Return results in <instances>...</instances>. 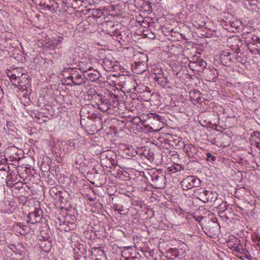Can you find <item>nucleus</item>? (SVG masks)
Segmentation results:
<instances>
[{
    "mask_svg": "<svg viewBox=\"0 0 260 260\" xmlns=\"http://www.w3.org/2000/svg\"><path fill=\"white\" fill-rule=\"evenodd\" d=\"M164 118L155 113H149L147 115V118L142 122L148 132H153L159 130L161 127V123Z\"/></svg>",
    "mask_w": 260,
    "mask_h": 260,
    "instance_id": "1",
    "label": "nucleus"
},
{
    "mask_svg": "<svg viewBox=\"0 0 260 260\" xmlns=\"http://www.w3.org/2000/svg\"><path fill=\"white\" fill-rule=\"evenodd\" d=\"M63 71L68 73L69 76H66L68 80H70L75 85H81L86 83L85 77L83 75V71H79L76 68H64Z\"/></svg>",
    "mask_w": 260,
    "mask_h": 260,
    "instance_id": "2",
    "label": "nucleus"
},
{
    "mask_svg": "<svg viewBox=\"0 0 260 260\" xmlns=\"http://www.w3.org/2000/svg\"><path fill=\"white\" fill-rule=\"evenodd\" d=\"M81 117V124L87 119L93 120L99 117V113L95 107L92 104H86L82 107L80 113Z\"/></svg>",
    "mask_w": 260,
    "mask_h": 260,
    "instance_id": "3",
    "label": "nucleus"
},
{
    "mask_svg": "<svg viewBox=\"0 0 260 260\" xmlns=\"http://www.w3.org/2000/svg\"><path fill=\"white\" fill-rule=\"evenodd\" d=\"M198 194L200 200L204 203L208 202H214L218 198V194L216 192L207 190L204 188H200L196 192Z\"/></svg>",
    "mask_w": 260,
    "mask_h": 260,
    "instance_id": "4",
    "label": "nucleus"
},
{
    "mask_svg": "<svg viewBox=\"0 0 260 260\" xmlns=\"http://www.w3.org/2000/svg\"><path fill=\"white\" fill-rule=\"evenodd\" d=\"M147 60V56L142 54L139 60L136 61L132 66L133 72L136 74H142L146 71L147 69L146 61Z\"/></svg>",
    "mask_w": 260,
    "mask_h": 260,
    "instance_id": "5",
    "label": "nucleus"
},
{
    "mask_svg": "<svg viewBox=\"0 0 260 260\" xmlns=\"http://www.w3.org/2000/svg\"><path fill=\"white\" fill-rule=\"evenodd\" d=\"M183 190H188L201 185V180L193 176H188L181 181Z\"/></svg>",
    "mask_w": 260,
    "mask_h": 260,
    "instance_id": "6",
    "label": "nucleus"
},
{
    "mask_svg": "<svg viewBox=\"0 0 260 260\" xmlns=\"http://www.w3.org/2000/svg\"><path fill=\"white\" fill-rule=\"evenodd\" d=\"M63 60L69 66L78 63V53L74 48H70L64 53Z\"/></svg>",
    "mask_w": 260,
    "mask_h": 260,
    "instance_id": "7",
    "label": "nucleus"
},
{
    "mask_svg": "<svg viewBox=\"0 0 260 260\" xmlns=\"http://www.w3.org/2000/svg\"><path fill=\"white\" fill-rule=\"evenodd\" d=\"M20 77V78L17 79V80L16 81V84L13 85L18 88L19 90L28 92V90L30 86L29 76L26 74Z\"/></svg>",
    "mask_w": 260,
    "mask_h": 260,
    "instance_id": "8",
    "label": "nucleus"
},
{
    "mask_svg": "<svg viewBox=\"0 0 260 260\" xmlns=\"http://www.w3.org/2000/svg\"><path fill=\"white\" fill-rule=\"evenodd\" d=\"M166 177L162 174L158 175L153 174L151 176L152 185L156 188L161 189L166 185Z\"/></svg>",
    "mask_w": 260,
    "mask_h": 260,
    "instance_id": "9",
    "label": "nucleus"
},
{
    "mask_svg": "<svg viewBox=\"0 0 260 260\" xmlns=\"http://www.w3.org/2000/svg\"><path fill=\"white\" fill-rule=\"evenodd\" d=\"M26 74L23 72L22 68H15L12 70L8 71L7 73L8 77L9 78L12 84H16L17 79L20 78L21 76Z\"/></svg>",
    "mask_w": 260,
    "mask_h": 260,
    "instance_id": "10",
    "label": "nucleus"
},
{
    "mask_svg": "<svg viewBox=\"0 0 260 260\" xmlns=\"http://www.w3.org/2000/svg\"><path fill=\"white\" fill-rule=\"evenodd\" d=\"M219 227L218 223L212 220H208L204 226L203 227V229L205 233L209 236L211 237V235L214 234L217 232Z\"/></svg>",
    "mask_w": 260,
    "mask_h": 260,
    "instance_id": "11",
    "label": "nucleus"
},
{
    "mask_svg": "<svg viewBox=\"0 0 260 260\" xmlns=\"http://www.w3.org/2000/svg\"><path fill=\"white\" fill-rule=\"evenodd\" d=\"M83 75L86 81L89 79L92 82L98 81L101 77L100 73L96 70H92L91 67H89L87 70H83Z\"/></svg>",
    "mask_w": 260,
    "mask_h": 260,
    "instance_id": "12",
    "label": "nucleus"
},
{
    "mask_svg": "<svg viewBox=\"0 0 260 260\" xmlns=\"http://www.w3.org/2000/svg\"><path fill=\"white\" fill-rule=\"evenodd\" d=\"M43 212L40 209H36L35 211L29 213L27 216V221L32 224L39 222L42 216Z\"/></svg>",
    "mask_w": 260,
    "mask_h": 260,
    "instance_id": "13",
    "label": "nucleus"
},
{
    "mask_svg": "<svg viewBox=\"0 0 260 260\" xmlns=\"http://www.w3.org/2000/svg\"><path fill=\"white\" fill-rule=\"evenodd\" d=\"M185 154L190 158H193L197 155L198 149L192 144L189 143L184 144L183 146Z\"/></svg>",
    "mask_w": 260,
    "mask_h": 260,
    "instance_id": "14",
    "label": "nucleus"
},
{
    "mask_svg": "<svg viewBox=\"0 0 260 260\" xmlns=\"http://www.w3.org/2000/svg\"><path fill=\"white\" fill-rule=\"evenodd\" d=\"M105 25L107 28L106 29V31L107 34L110 35L111 36H116L117 38L118 37L120 34L118 31V28H117L116 25H114L112 21L106 22ZM117 39H118V38H117Z\"/></svg>",
    "mask_w": 260,
    "mask_h": 260,
    "instance_id": "15",
    "label": "nucleus"
},
{
    "mask_svg": "<svg viewBox=\"0 0 260 260\" xmlns=\"http://www.w3.org/2000/svg\"><path fill=\"white\" fill-rule=\"evenodd\" d=\"M232 53L228 51H223L220 56V60L224 66H230V63L233 62L234 57H232Z\"/></svg>",
    "mask_w": 260,
    "mask_h": 260,
    "instance_id": "16",
    "label": "nucleus"
},
{
    "mask_svg": "<svg viewBox=\"0 0 260 260\" xmlns=\"http://www.w3.org/2000/svg\"><path fill=\"white\" fill-rule=\"evenodd\" d=\"M229 43V44L233 43L235 45V48L234 49L232 48V49L235 50V52L237 54L236 55H234L235 58L239 62L241 59V57L238 55V54L240 52L239 45L242 44L241 40H240L237 37H233L230 39Z\"/></svg>",
    "mask_w": 260,
    "mask_h": 260,
    "instance_id": "17",
    "label": "nucleus"
},
{
    "mask_svg": "<svg viewBox=\"0 0 260 260\" xmlns=\"http://www.w3.org/2000/svg\"><path fill=\"white\" fill-rule=\"evenodd\" d=\"M111 106L110 101L105 97H101V99L98 104L99 109L104 112H107L110 108Z\"/></svg>",
    "mask_w": 260,
    "mask_h": 260,
    "instance_id": "18",
    "label": "nucleus"
},
{
    "mask_svg": "<svg viewBox=\"0 0 260 260\" xmlns=\"http://www.w3.org/2000/svg\"><path fill=\"white\" fill-rule=\"evenodd\" d=\"M189 95L192 101L199 103L202 99L201 93L197 89L190 91Z\"/></svg>",
    "mask_w": 260,
    "mask_h": 260,
    "instance_id": "19",
    "label": "nucleus"
},
{
    "mask_svg": "<svg viewBox=\"0 0 260 260\" xmlns=\"http://www.w3.org/2000/svg\"><path fill=\"white\" fill-rule=\"evenodd\" d=\"M218 73L217 70L210 69L207 75V78L209 81H215L218 78Z\"/></svg>",
    "mask_w": 260,
    "mask_h": 260,
    "instance_id": "20",
    "label": "nucleus"
},
{
    "mask_svg": "<svg viewBox=\"0 0 260 260\" xmlns=\"http://www.w3.org/2000/svg\"><path fill=\"white\" fill-rule=\"evenodd\" d=\"M155 80L157 82L158 84L162 87H165L169 83V80L167 77L164 75V76H158L154 77Z\"/></svg>",
    "mask_w": 260,
    "mask_h": 260,
    "instance_id": "21",
    "label": "nucleus"
},
{
    "mask_svg": "<svg viewBox=\"0 0 260 260\" xmlns=\"http://www.w3.org/2000/svg\"><path fill=\"white\" fill-rule=\"evenodd\" d=\"M184 143L180 137H175L173 138L172 145L178 148H182L184 146Z\"/></svg>",
    "mask_w": 260,
    "mask_h": 260,
    "instance_id": "22",
    "label": "nucleus"
},
{
    "mask_svg": "<svg viewBox=\"0 0 260 260\" xmlns=\"http://www.w3.org/2000/svg\"><path fill=\"white\" fill-rule=\"evenodd\" d=\"M75 259V260H86V256L84 254L83 251L78 252L74 249Z\"/></svg>",
    "mask_w": 260,
    "mask_h": 260,
    "instance_id": "23",
    "label": "nucleus"
},
{
    "mask_svg": "<svg viewBox=\"0 0 260 260\" xmlns=\"http://www.w3.org/2000/svg\"><path fill=\"white\" fill-rule=\"evenodd\" d=\"M116 157V156L115 155H112L109 153L107 154L106 156V158L109 160L111 165L114 167L117 165V161L115 159Z\"/></svg>",
    "mask_w": 260,
    "mask_h": 260,
    "instance_id": "24",
    "label": "nucleus"
},
{
    "mask_svg": "<svg viewBox=\"0 0 260 260\" xmlns=\"http://www.w3.org/2000/svg\"><path fill=\"white\" fill-rule=\"evenodd\" d=\"M183 168L179 164H175L169 168V171L172 173H176L183 170Z\"/></svg>",
    "mask_w": 260,
    "mask_h": 260,
    "instance_id": "25",
    "label": "nucleus"
},
{
    "mask_svg": "<svg viewBox=\"0 0 260 260\" xmlns=\"http://www.w3.org/2000/svg\"><path fill=\"white\" fill-rule=\"evenodd\" d=\"M49 193L50 196L54 198H57L58 195L60 196L61 194V192L58 191L57 188L55 187H52L49 191Z\"/></svg>",
    "mask_w": 260,
    "mask_h": 260,
    "instance_id": "26",
    "label": "nucleus"
},
{
    "mask_svg": "<svg viewBox=\"0 0 260 260\" xmlns=\"http://www.w3.org/2000/svg\"><path fill=\"white\" fill-rule=\"evenodd\" d=\"M228 205L226 202H222L221 204L218 206V209L219 210V213L223 214L227 210Z\"/></svg>",
    "mask_w": 260,
    "mask_h": 260,
    "instance_id": "27",
    "label": "nucleus"
},
{
    "mask_svg": "<svg viewBox=\"0 0 260 260\" xmlns=\"http://www.w3.org/2000/svg\"><path fill=\"white\" fill-rule=\"evenodd\" d=\"M251 35V40L252 41V45H254L255 44H260V38L257 36L249 34Z\"/></svg>",
    "mask_w": 260,
    "mask_h": 260,
    "instance_id": "28",
    "label": "nucleus"
},
{
    "mask_svg": "<svg viewBox=\"0 0 260 260\" xmlns=\"http://www.w3.org/2000/svg\"><path fill=\"white\" fill-rule=\"evenodd\" d=\"M144 122V121H142V120L141 119V118L138 117V116H137V117H134L132 120V122L134 124H136V125H139L140 123H141V124L142 125H143L142 124V122Z\"/></svg>",
    "mask_w": 260,
    "mask_h": 260,
    "instance_id": "29",
    "label": "nucleus"
},
{
    "mask_svg": "<svg viewBox=\"0 0 260 260\" xmlns=\"http://www.w3.org/2000/svg\"><path fill=\"white\" fill-rule=\"evenodd\" d=\"M206 160L209 161H214L216 160L217 158V157L215 156L212 155L209 152L206 153Z\"/></svg>",
    "mask_w": 260,
    "mask_h": 260,
    "instance_id": "30",
    "label": "nucleus"
},
{
    "mask_svg": "<svg viewBox=\"0 0 260 260\" xmlns=\"http://www.w3.org/2000/svg\"><path fill=\"white\" fill-rule=\"evenodd\" d=\"M154 73L155 75V77H156V76H164V75L162 70L161 69H159V68H157L156 69H154Z\"/></svg>",
    "mask_w": 260,
    "mask_h": 260,
    "instance_id": "31",
    "label": "nucleus"
},
{
    "mask_svg": "<svg viewBox=\"0 0 260 260\" xmlns=\"http://www.w3.org/2000/svg\"><path fill=\"white\" fill-rule=\"evenodd\" d=\"M21 157L20 156L15 155L12 154L10 156V159L12 161H19L21 159Z\"/></svg>",
    "mask_w": 260,
    "mask_h": 260,
    "instance_id": "32",
    "label": "nucleus"
},
{
    "mask_svg": "<svg viewBox=\"0 0 260 260\" xmlns=\"http://www.w3.org/2000/svg\"><path fill=\"white\" fill-rule=\"evenodd\" d=\"M198 65L202 68H205L206 67L207 63L203 59H199L198 61L196 62Z\"/></svg>",
    "mask_w": 260,
    "mask_h": 260,
    "instance_id": "33",
    "label": "nucleus"
},
{
    "mask_svg": "<svg viewBox=\"0 0 260 260\" xmlns=\"http://www.w3.org/2000/svg\"><path fill=\"white\" fill-rule=\"evenodd\" d=\"M252 145H254L256 147L258 148L260 150V141L257 140H253V142Z\"/></svg>",
    "mask_w": 260,
    "mask_h": 260,
    "instance_id": "34",
    "label": "nucleus"
},
{
    "mask_svg": "<svg viewBox=\"0 0 260 260\" xmlns=\"http://www.w3.org/2000/svg\"><path fill=\"white\" fill-rule=\"evenodd\" d=\"M68 145L70 147H73L74 148L75 147V143L72 140H69L68 141Z\"/></svg>",
    "mask_w": 260,
    "mask_h": 260,
    "instance_id": "35",
    "label": "nucleus"
},
{
    "mask_svg": "<svg viewBox=\"0 0 260 260\" xmlns=\"http://www.w3.org/2000/svg\"><path fill=\"white\" fill-rule=\"evenodd\" d=\"M125 260H140V259L137 256H135L130 257H125Z\"/></svg>",
    "mask_w": 260,
    "mask_h": 260,
    "instance_id": "36",
    "label": "nucleus"
},
{
    "mask_svg": "<svg viewBox=\"0 0 260 260\" xmlns=\"http://www.w3.org/2000/svg\"><path fill=\"white\" fill-rule=\"evenodd\" d=\"M101 12V11L100 10H99L98 9H96V10H93V12H92V14L94 16H95V15H98L99 13Z\"/></svg>",
    "mask_w": 260,
    "mask_h": 260,
    "instance_id": "37",
    "label": "nucleus"
},
{
    "mask_svg": "<svg viewBox=\"0 0 260 260\" xmlns=\"http://www.w3.org/2000/svg\"><path fill=\"white\" fill-rule=\"evenodd\" d=\"M146 6L147 7L148 11L152 9L151 3L150 2H147Z\"/></svg>",
    "mask_w": 260,
    "mask_h": 260,
    "instance_id": "38",
    "label": "nucleus"
},
{
    "mask_svg": "<svg viewBox=\"0 0 260 260\" xmlns=\"http://www.w3.org/2000/svg\"><path fill=\"white\" fill-rule=\"evenodd\" d=\"M61 42V41L60 39H56L54 40V44L55 45H59Z\"/></svg>",
    "mask_w": 260,
    "mask_h": 260,
    "instance_id": "39",
    "label": "nucleus"
},
{
    "mask_svg": "<svg viewBox=\"0 0 260 260\" xmlns=\"http://www.w3.org/2000/svg\"><path fill=\"white\" fill-rule=\"evenodd\" d=\"M7 167L5 165H4L3 163H0V170L1 171H6L5 167Z\"/></svg>",
    "mask_w": 260,
    "mask_h": 260,
    "instance_id": "40",
    "label": "nucleus"
},
{
    "mask_svg": "<svg viewBox=\"0 0 260 260\" xmlns=\"http://www.w3.org/2000/svg\"><path fill=\"white\" fill-rule=\"evenodd\" d=\"M257 50H258V48H254L253 49L251 50V52H252V53H254L255 54H259V52H257Z\"/></svg>",
    "mask_w": 260,
    "mask_h": 260,
    "instance_id": "41",
    "label": "nucleus"
},
{
    "mask_svg": "<svg viewBox=\"0 0 260 260\" xmlns=\"http://www.w3.org/2000/svg\"><path fill=\"white\" fill-rule=\"evenodd\" d=\"M172 253L175 257H177L178 255V252L176 250H172Z\"/></svg>",
    "mask_w": 260,
    "mask_h": 260,
    "instance_id": "42",
    "label": "nucleus"
},
{
    "mask_svg": "<svg viewBox=\"0 0 260 260\" xmlns=\"http://www.w3.org/2000/svg\"><path fill=\"white\" fill-rule=\"evenodd\" d=\"M4 95V92L2 88V87L0 86V99H1Z\"/></svg>",
    "mask_w": 260,
    "mask_h": 260,
    "instance_id": "43",
    "label": "nucleus"
},
{
    "mask_svg": "<svg viewBox=\"0 0 260 260\" xmlns=\"http://www.w3.org/2000/svg\"><path fill=\"white\" fill-rule=\"evenodd\" d=\"M253 134L255 138L257 137L258 136L260 137V132H255Z\"/></svg>",
    "mask_w": 260,
    "mask_h": 260,
    "instance_id": "44",
    "label": "nucleus"
},
{
    "mask_svg": "<svg viewBox=\"0 0 260 260\" xmlns=\"http://www.w3.org/2000/svg\"><path fill=\"white\" fill-rule=\"evenodd\" d=\"M22 152V150H18L15 153V155L16 156V155H18V156H20L21 155V154H19V152Z\"/></svg>",
    "mask_w": 260,
    "mask_h": 260,
    "instance_id": "45",
    "label": "nucleus"
},
{
    "mask_svg": "<svg viewBox=\"0 0 260 260\" xmlns=\"http://www.w3.org/2000/svg\"><path fill=\"white\" fill-rule=\"evenodd\" d=\"M104 63L106 64V63L108 64L109 63H111L110 61H109L108 60H106L104 61Z\"/></svg>",
    "mask_w": 260,
    "mask_h": 260,
    "instance_id": "46",
    "label": "nucleus"
},
{
    "mask_svg": "<svg viewBox=\"0 0 260 260\" xmlns=\"http://www.w3.org/2000/svg\"><path fill=\"white\" fill-rule=\"evenodd\" d=\"M254 139H255L254 140H257L258 141H260V137L259 136H258L257 137L254 138Z\"/></svg>",
    "mask_w": 260,
    "mask_h": 260,
    "instance_id": "47",
    "label": "nucleus"
},
{
    "mask_svg": "<svg viewBox=\"0 0 260 260\" xmlns=\"http://www.w3.org/2000/svg\"><path fill=\"white\" fill-rule=\"evenodd\" d=\"M173 156H174V155H178V154H177L176 152H173V153L171 154Z\"/></svg>",
    "mask_w": 260,
    "mask_h": 260,
    "instance_id": "48",
    "label": "nucleus"
},
{
    "mask_svg": "<svg viewBox=\"0 0 260 260\" xmlns=\"http://www.w3.org/2000/svg\"><path fill=\"white\" fill-rule=\"evenodd\" d=\"M20 234L22 235H24L25 234V233L24 231V230H22V231L20 232Z\"/></svg>",
    "mask_w": 260,
    "mask_h": 260,
    "instance_id": "49",
    "label": "nucleus"
},
{
    "mask_svg": "<svg viewBox=\"0 0 260 260\" xmlns=\"http://www.w3.org/2000/svg\"><path fill=\"white\" fill-rule=\"evenodd\" d=\"M20 234L22 235H24L25 234V233L24 231V230H22V231L20 232Z\"/></svg>",
    "mask_w": 260,
    "mask_h": 260,
    "instance_id": "50",
    "label": "nucleus"
},
{
    "mask_svg": "<svg viewBox=\"0 0 260 260\" xmlns=\"http://www.w3.org/2000/svg\"><path fill=\"white\" fill-rule=\"evenodd\" d=\"M168 260H173L174 258H172L171 257H167Z\"/></svg>",
    "mask_w": 260,
    "mask_h": 260,
    "instance_id": "51",
    "label": "nucleus"
},
{
    "mask_svg": "<svg viewBox=\"0 0 260 260\" xmlns=\"http://www.w3.org/2000/svg\"><path fill=\"white\" fill-rule=\"evenodd\" d=\"M259 45V48H258V50H257V52H259V55H260V44Z\"/></svg>",
    "mask_w": 260,
    "mask_h": 260,
    "instance_id": "52",
    "label": "nucleus"
},
{
    "mask_svg": "<svg viewBox=\"0 0 260 260\" xmlns=\"http://www.w3.org/2000/svg\"><path fill=\"white\" fill-rule=\"evenodd\" d=\"M254 45L256 46V48H259V45H258V44H255Z\"/></svg>",
    "mask_w": 260,
    "mask_h": 260,
    "instance_id": "53",
    "label": "nucleus"
},
{
    "mask_svg": "<svg viewBox=\"0 0 260 260\" xmlns=\"http://www.w3.org/2000/svg\"><path fill=\"white\" fill-rule=\"evenodd\" d=\"M239 240L238 239H236V241H235L236 242H239Z\"/></svg>",
    "mask_w": 260,
    "mask_h": 260,
    "instance_id": "54",
    "label": "nucleus"
},
{
    "mask_svg": "<svg viewBox=\"0 0 260 260\" xmlns=\"http://www.w3.org/2000/svg\"><path fill=\"white\" fill-rule=\"evenodd\" d=\"M111 67H109V68H108V69H107V70H109V71H110V70H111Z\"/></svg>",
    "mask_w": 260,
    "mask_h": 260,
    "instance_id": "55",
    "label": "nucleus"
},
{
    "mask_svg": "<svg viewBox=\"0 0 260 260\" xmlns=\"http://www.w3.org/2000/svg\"><path fill=\"white\" fill-rule=\"evenodd\" d=\"M231 47H234V45H233V44H231Z\"/></svg>",
    "mask_w": 260,
    "mask_h": 260,
    "instance_id": "56",
    "label": "nucleus"
},
{
    "mask_svg": "<svg viewBox=\"0 0 260 260\" xmlns=\"http://www.w3.org/2000/svg\"><path fill=\"white\" fill-rule=\"evenodd\" d=\"M225 217H226V219H228V217L226 216V215H225Z\"/></svg>",
    "mask_w": 260,
    "mask_h": 260,
    "instance_id": "57",
    "label": "nucleus"
}]
</instances>
